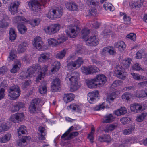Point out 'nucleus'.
Masks as SVG:
<instances>
[{
  "mask_svg": "<svg viewBox=\"0 0 147 147\" xmlns=\"http://www.w3.org/2000/svg\"><path fill=\"white\" fill-rule=\"evenodd\" d=\"M79 76V73L77 72L68 74L66 75L65 80L67 83L70 85L71 91H76L79 87L78 84Z\"/></svg>",
  "mask_w": 147,
  "mask_h": 147,
  "instance_id": "obj_1",
  "label": "nucleus"
},
{
  "mask_svg": "<svg viewBox=\"0 0 147 147\" xmlns=\"http://www.w3.org/2000/svg\"><path fill=\"white\" fill-rule=\"evenodd\" d=\"M77 21L74 18L70 21V23L72 24L68 27L69 31L67 33V34L71 38H74L80 31V29L77 26Z\"/></svg>",
  "mask_w": 147,
  "mask_h": 147,
  "instance_id": "obj_2",
  "label": "nucleus"
},
{
  "mask_svg": "<svg viewBox=\"0 0 147 147\" xmlns=\"http://www.w3.org/2000/svg\"><path fill=\"white\" fill-rule=\"evenodd\" d=\"M40 69V65H33L28 69L27 72H23L21 74L19 77V79L22 80L28 77H32L35 72H38Z\"/></svg>",
  "mask_w": 147,
  "mask_h": 147,
  "instance_id": "obj_3",
  "label": "nucleus"
},
{
  "mask_svg": "<svg viewBox=\"0 0 147 147\" xmlns=\"http://www.w3.org/2000/svg\"><path fill=\"white\" fill-rule=\"evenodd\" d=\"M83 62L84 60L82 58L78 57L76 61L69 63L67 64V67L68 70L72 71L74 69L78 68L83 64Z\"/></svg>",
  "mask_w": 147,
  "mask_h": 147,
  "instance_id": "obj_4",
  "label": "nucleus"
},
{
  "mask_svg": "<svg viewBox=\"0 0 147 147\" xmlns=\"http://www.w3.org/2000/svg\"><path fill=\"white\" fill-rule=\"evenodd\" d=\"M20 90L17 85H14L9 88L8 96L12 100H15L19 97L20 94Z\"/></svg>",
  "mask_w": 147,
  "mask_h": 147,
  "instance_id": "obj_5",
  "label": "nucleus"
},
{
  "mask_svg": "<svg viewBox=\"0 0 147 147\" xmlns=\"http://www.w3.org/2000/svg\"><path fill=\"white\" fill-rule=\"evenodd\" d=\"M60 28V26L58 24H52L44 28L45 32L49 35H52L57 32Z\"/></svg>",
  "mask_w": 147,
  "mask_h": 147,
  "instance_id": "obj_6",
  "label": "nucleus"
},
{
  "mask_svg": "<svg viewBox=\"0 0 147 147\" xmlns=\"http://www.w3.org/2000/svg\"><path fill=\"white\" fill-rule=\"evenodd\" d=\"M74 129V127L73 126H71L65 133L62 135L61 138L65 140H68L71 139L78 135L79 133L77 131L72 132L69 135H68L69 133Z\"/></svg>",
  "mask_w": 147,
  "mask_h": 147,
  "instance_id": "obj_7",
  "label": "nucleus"
},
{
  "mask_svg": "<svg viewBox=\"0 0 147 147\" xmlns=\"http://www.w3.org/2000/svg\"><path fill=\"white\" fill-rule=\"evenodd\" d=\"M115 73L116 76L121 79H124L127 75V73L125 71L121 66L117 65L115 69Z\"/></svg>",
  "mask_w": 147,
  "mask_h": 147,
  "instance_id": "obj_8",
  "label": "nucleus"
},
{
  "mask_svg": "<svg viewBox=\"0 0 147 147\" xmlns=\"http://www.w3.org/2000/svg\"><path fill=\"white\" fill-rule=\"evenodd\" d=\"M32 44L36 49L38 50H44V42L40 37L35 38L32 42Z\"/></svg>",
  "mask_w": 147,
  "mask_h": 147,
  "instance_id": "obj_9",
  "label": "nucleus"
},
{
  "mask_svg": "<svg viewBox=\"0 0 147 147\" xmlns=\"http://www.w3.org/2000/svg\"><path fill=\"white\" fill-rule=\"evenodd\" d=\"M30 9L33 11L34 13L38 12L40 11V5L37 1L32 0L30 1L28 3Z\"/></svg>",
  "mask_w": 147,
  "mask_h": 147,
  "instance_id": "obj_10",
  "label": "nucleus"
},
{
  "mask_svg": "<svg viewBox=\"0 0 147 147\" xmlns=\"http://www.w3.org/2000/svg\"><path fill=\"white\" fill-rule=\"evenodd\" d=\"M98 86H103L107 81V78L103 74H98L94 78Z\"/></svg>",
  "mask_w": 147,
  "mask_h": 147,
  "instance_id": "obj_11",
  "label": "nucleus"
},
{
  "mask_svg": "<svg viewBox=\"0 0 147 147\" xmlns=\"http://www.w3.org/2000/svg\"><path fill=\"white\" fill-rule=\"evenodd\" d=\"M142 0H130L129 2V6L132 9H138L143 5Z\"/></svg>",
  "mask_w": 147,
  "mask_h": 147,
  "instance_id": "obj_12",
  "label": "nucleus"
},
{
  "mask_svg": "<svg viewBox=\"0 0 147 147\" xmlns=\"http://www.w3.org/2000/svg\"><path fill=\"white\" fill-rule=\"evenodd\" d=\"M99 39L95 36H90L86 40V44L91 46H96L99 43Z\"/></svg>",
  "mask_w": 147,
  "mask_h": 147,
  "instance_id": "obj_13",
  "label": "nucleus"
},
{
  "mask_svg": "<svg viewBox=\"0 0 147 147\" xmlns=\"http://www.w3.org/2000/svg\"><path fill=\"white\" fill-rule=\"evenodd\" d=\"M39 102V100L36 99L32 101L29 108V111L31 113H34L37 111Z\"/></svg>",
  "mask_w": 147,
  "mask_h": 147,
  "instance_id": "obj_14",
  "label": "nucleus"
},
{
  "mask_svg": "<svg viewBox=\"0 0 147 147\" xmlns=\"http://www.w3.org/2000/svg\"><path fill=\"white\" fill-rule=\"evenodd\" d=\"M115 53V51L113 47H105L103 49L101 53V55L103 56H106L108 54L113 55Z\"/></svg>",
  "mask_w": 147,
  "mask_h": 147,
  "instance_id": "obj_15",
  "label": "nucleus"
},
{
  "mask_svg": "<svg viewBox=\"0 0 147 147\" xmlns=\"http://www.w3.org/2000/svg\"><path fill=\"white\" fill-rule=\"evenodd\" d=\"M60 82L58 78H56L53 80L51 84V90L53 92L57 91L59 88Z\"/></svg>",
  "mask_w": 147,
  "mask_h": 147,
  "instance_id": "obj_16",
  "label": "nucleus"
},
{
  "mask_svg": "<svg viewBox=\"0 0 147 147\" xmlns=\"http://www.w3.org/2000/svg\"><path fill=\"white\" fill-rule=\"evenodd\" d=\"M66 7L70 11H78V7L76 3L73 2H69L66 3Z\"/></svg>",
  "mask_w": 147,
  "mask_h": 147,
  "instance_id": "obj_17",
  "label": "nucleus"
},
{
  "mask_svg": "<svg viewBox=\"0 0 147 147\" xmlns=\"http://www.w3.org/2000/svg\"><path fill=\"white\" fill-rule=\"evenodd\" d=\"M24 107V104L21 102H17L12 106L10 111L13 113L17 112L18 111L20 108H23Z\"/></svg>",
  "mask_w": 147,
  "mask_h": 147,
  "instance_id": "obj_18",
  "label": "nucleus"
},
{
  "mask_svg": "<svg viewBox=\"0 0 147 147\" xmlns=\"http://www.w3.org/2000/svg\"><path fill=\"white\" fill-rule=\"evenodd\" d=\"M94 78L85 80V83L87 86L90 88H96L97 87V84Z\"/></svg>",
  "mask_w": 147,
  "mask_h": 147,
  "instance_id": "obj_19",
  "label": "nucleus"
},
{
  "mask_svg": "<svg viewBox=\"0 0 147 147\" xmlns=\"http://www.w3.org/2000/svg\"><path fill=\"white\" fill-rule=\"evenodd\" d=\"M19 5V3L18 2L11 4L9 8V10L11 14L14 15L17 13Z\"/></svg>",
  "mask_w": 147,
  "mask_h": 147,
  "instance_id": "obj_20",
  "label": "nucleus"
},
{
  "mask_svg": "<svg viewBox=\"0 0 147 147\" xmlns=\"http://www.w3.org/2000/svg\"><path fill=\"white\" fill-rule=\"evenodd\" d=\"M21 66V63L19 61H16L13 65V67L10 70L11 73L14 74L18 71Z\"/></svg>",
  "mask_w": 147,
  "mask_h": 147,
  "instance_id": "obj_21",
  "label": "nucleus"
},
{
  "mask_svg": "<svg viewBox=\"0 0 147 147\" xmlns=\"http://www.w3.org/2000/svg\"><path fill=\"white\" fill-rule=\"evenodd\" d=\"M50 57V54L49 53H45L40 55L38 58V61L40 62H43L46 61Z\"/></svg>",
  "mask_w": 147,
  "mask_h": 147,
  "instance_id": "obj_22",
  "label": "nucleus"
},
{
  "mask_svg": "<svg viewBox=\"0 0 147 147\" xmlns=\"http://www.w3.org/2000/svg\"><path fill=\"white\" fill-rule=\"evenodd\" d=\"M114 46L116 48H117L118 50L121 52L123 51L126 47L125 43L122 41L115 42V43Z\"/></svg>",
  "mask_w": 147,
  "mask_h": 147,
  "instance_id": "obj_23",
  "label": "nucleus"
},
{
  "mask_svg": "<svg viewBox=\"0 0 147 147\" xmlns=\"http://www.w3.org/2000/svg\"><path fill=\"white\" fill-rule=\"evenodd\" d=\"M119 93V91L118 90H116L112 92L107 96V101L109 102L110 101H113Z\"/></svg>",
  "mask_w": 147,
  "mask_h": 147,
  "instance_id": "obj_24",
  "label": "nucleus"
},
{
  "mask_svg": "<svg viewBox=\"0 0 147 147\" xmlns=\"http://www.w3.org/2000/svg\"><path fill=\"white\" fill-rule=\"evenodd\" d=\"M74 95L72 93L67 94L64 95L63 100L66 103H67L74 100Z\"/></svg>",
  "mask_w": 147,
  "mask_h": 147,
  "instance_id": "obj_25",
  "label": "nucleus"
},
{
  "mask_svg": "<svg viewBox=\"0 0 147 147\" xmlns=\"http://www.w3.org/2000/svg\"><path fill=\"white\" fill-rule=\"evenodd\" d=\"M98 94V92H91L88 93V101L90 103H92L95 100V98L97 97Z\"/></svg>",
  "mask_w": 147,
  "mask_h": 147,
  "instance_id": "obj_26",
  "label": "nucleus"
},
{
  "mask_svg": "<svg viewBox=\"0 0 147 147\" xmlns=\"http://www.w3.org/2000/svg\"><path fill=\"white\" fill-rule=\"evenodd\" d=\"M118 125V124L116 123L108 125L106 126L104 131L107 132H111L115 129L117 127Z\"/></svg>",
  "mask_w": 147,
  "mask_h": 147,
  "instance_id": "obj_27",
  "label": "nucleus"
},
{
  "mask_svg": "<svg viewBox=\"0 0 147 147\" xmlns=\"http://www.w3.org/2000/svg\"><path fill=\"white\" fill-rule=\"evenodd\" d=\"M60 66V63L58 61H55L53 64L51 69V71L53 74L59 70Z\"/></svg>",
  "mask_w": 147,
  "mask_h": 147,
  "instance_id": "obj_28",
  "label": "nucleus"
},
{
  "mask_svg": "<svg viewBox=\"0 0 147 147\" xmlns=\"http://www.w3.org/2000/svg\"><path fill=\"white\" fill-rule=\"evenodd\" d=\"M53 10L55 18H59L62 16L63 11L61 9L56 8L55 9H53Z\"/></svg>",
  "mask_w": 147,
  "mask_h": 147,
  "instance_id": "obj_29",
  "label": "nucleus"
},
{
  "mask_svg": "<svg viewBox=\"0 0 147 147\" xmlns=\"http://www.w3.org/2000/svg\"><path fill=\"white\" fill-rule=\"evenodd\" d=\"M10 134H6L4 136L0 137V142L1 143H6L9 141L11 138Z\"/></svg>",
  "mask_w": 147,
  "mask_h": 147,
  "instance_id": "obj_30",
  "label": "nucleus"
},
{
  "mask_svg": "<svg viewBox=\"0 0 147 147\" xmlns=\"http://www.w3.org/2000/svg\"><path fill=\"white\" fill-rule=\"evenodd\" d=\"M26 21L25 18L23 17L17 16L13 19V21L14 23H17L18 25L19 24H21L25 22Z\"/></svg>",
  "mask_w": 147,
  "mask_h": 147,
  "instance_id": "obj_31",
  "label": "nucleus"
},
{
  "mask_svg": "<svg viewBox=\"0 0 147 147\" xmlns=\"http://www.w3.org/2000/svg\"><path fill=\"white\" fill-rule=\"evenodd\" d=\"M10 20L7 17L5 19H2L0 22V28H3L9 26Z\"/></svg>",
  "mask_w": 147,
  "mask_h": 147,
  "instance_id": "obj_32",
  "label": "nucleus"
},
{
  "mask_svg": "<svg viewBox=\"0 0 147 147\" xmlns=\"http://www.w3.org/2000/svg\"><path fill=\"white\" fill-rule=\"evenodd\" d=\"M135 96L138 97H144L147 96V89L145 90H142L140 91H137L136 92Z\"/></svg>",
  "mask_w": 147,
  "mask_h": 147,
  "instance_id": "obj_33",
  "label": "nucleus"
},
{
  "mask_svg": "<svg viewBox=\"0 0 147 147\" xmlns=\"http://www.w3.org/2000/svg\"><path fill=\"white\" fill-rule=\"evenodd\" d=\"M99 140L100 142H111L112 139L108 135H104L100 137L98 139Z\"/></svg>",
  "mask_w": 147,
  "mask_h": 147,
  "instance_id": "obj_34",
  "label": "nucleus"
},
{
  "mask_svg": "<svg viewBox=\"0 0 147 147\" xmlns=\"http://www.w3.org/2000/svg\"><path fill=\"white\" fill-rule=\"evenodd\" d=\"M115 118L113 117L112 114H110L106 115L104 117V119L103 121V123H110L114 121Z\"/></svg>",
  "mask_w": 147,
  "mask_h": 147,
  "instance_id": "obj_35",
  "label": "nucleus"
},
{
  "mask_svg": "<svg viewBox=\"0 0 147 147\" xmlns=\"http://www.w3.org/2000/svg\"><path fill=\"white\" fill-rule=\"evenodd\" d=\"M9 39L11 41H14L16 38V34L15 30L13 28H11L9 32Z\"/></svg>",
  "mask_w": 147,
  "mask_h": 147,
  "instance_id": "obj_36",
  "label": "nucleus"
},
{
  "mask_svg": "<svg viewBox=\"0 0 147 147\" xmlns=\"http://www.w3.org/2000/svg\"><path fill=\"white\" fill-rule=\"evenodd\" d=\"M48 43L49 45L52 47H55L58 45L57 40L53 38H49L48 40Z\"/></svg>",
  "mask_w": 147,
  "mask_h": 147,
  "instance_id": "obj_37",
  "label": "nucleus"
},
{
  "mask_svg": "<svg viewBox=\"0 0 147 147\" xmlns=\"http://www.w3.org/2000/svg\"><path fill=\"white\" fill-rule=\"evenodd\" d=\"M147 113L146 112H144L140 114L137 116L136 121L139 122L142 121L145 117L147 116Z\"/></svg>",
  "mask_w": 147,
  "mask_h": 147,
  "instance_id": "obj_38",
  "label": "nucleus"
},
{
  "mask_svg": "<svg viewBox=\"0 0 147 147\" xmlns=\"http://www.w3.org/2000/svg\"><path fill=\"white\" fill-rule=\"evenodd\" d=\"M103 7L105 10L110 11H113L115 10V8L112 5L108 2H105Z\"/></svg>",
  "mask_w": 147,
  "mask_h": 147,
  "instance_id": "obj_39",
  "label": "nucleus"
},
{
  "mask_svg": "<svg viewBox=\"0 0 147 147\" xmlns=\"http://www.w3.org/2000/svg\"><path fill=\"white\" fill-rule=\"evenodd\" d=\"M17 132L19 136L25 134L27 132L26 127L23 125H21L17 129Z\"/></svg>",
  "mask_w": 147,
  "mask_h": 147,
  "instance_id": "obj_40",
  "label": "nucleus"
},
{
  "mask_svg": "<svg viewBox=\"0 0 147 147\" xmlns=\"http://www.w3.org/2000/svg\"><path fill=\"white\" fill-rule=\"evenodd\" d=\"M67 38L64 36L63 34L59 35V37L57 38V40L58 45L63 43L67 40Z\"/></svg>",
  "mask_w": 147,
  "mask_h": 147,
  "instance_id": "obj_41",
  "label": "nucleus"
},
{
  "mask_svg": "<svg viewBox=\"0 0 147 147\" xmlns=\"http://www.w3.org/2000/svg\"><path fill=\"white\" fill-rule=\"evenodd\" d=\"M38 131L40 132L41 135L39 138L40 140H44L45 139V136L46 135V133L45 129L42 127H39L38 129Z\"/></svg>",
  "mask_w": 147,
  "mask_h": 147,
  "instance_id": "obj_42",
  "label": "nucleus"
},
{
  "mask_svg": "<svg viewBox=\"0 0 147 147\" xmlns=\"http://www.w3.org/2000/svg\"><path fill=\"white\" fill-rule=\"evenodd\" d=\"M27 45L26 43H22L20 44L18 46V53H22L24 52L26 50Z\"/></svg>",
  "mask_w": 147,
  "mask_h": 147,
  "instance_id": "obj_43",
  "label": "nucleus"
},
{
  "mask_svg": "<svg viewBox=\"0 0 147 147\" xmlns=\"http://www.w3.org/2000/svg\"><path fill=\"white\" fill-rule=\"evenodd\" d=\"M18 28L19 32L21 34H24L27 31L26 27L22 24H19Z\"/></svg>",
  "mask_w": 147,
  "mask_h": 147,
  "instance_id": "obj_44",
  "label": "nucleus"
},
{
  "mask_svg": "<svg viewBox=\"0 0 147 147\" xmlns=\"http://www.w3.org/2000/svg\"><path fill=\"white\" fill-rule=\"evenodd\" d=\"M66 52L65 50H63L56 54V57L60 59H62L65 57Z\"/></svg>",
  "mask_w": 147,
  "mask_h": 147,
  "instance_id": "obj_45",
  "label": "nucleus"
},
{
  "mask_svg": "<svg viewBox=\"0 0 147 147\" xmlns=\"http://www.w3.org/2000/svg\"><path fill=\"white\" fill-rule=\"evenodd\" d=\"M39 92L42 94H44L46 93L47 88L46 85L42 84L39 87Z\"/></svg>",
  "mask_w": 147,
  "mask_h": 147,
  "instance_id": "obj_46",
  "label": "nucleus"
},
{
  "mask_svg": "<svg viewBox=\"0 0 147 147\" xmlns=\"http://www.w3.org/2000/svg\"><path fill=\"white\" fill-rule=\"evenodd\" d=\"M90 30L86 28L83 29L81 31V37L83 39L85 38L90 33Z\"/></svg>",
  "mask_w": 147,
  "mask_h": 147,
  "instance_id": "obj_47",
  "label": "nucleus"
},
{
  "mask_svg": "<svg viewBox=\"0 0 147 147\" xmlns=\"http://www.w3.org/2000/svg\"><path fill=\"white\" fill-rule=\"evenodd\" d=\"M135 128L134 126H132L128 129H126L123 131V134L125 135H129L133 131Z\"/></svg>",
  "mask_w": 147,
  "mask_h": 147,
  "instance_id": "obj_48",
  "label": "nucleus"
},
{
  "mask_svg": "<svg viewBox=\"0 0 147 147\" xmlns=\"http://www.w3.org/2000/svg\"><path fill=\"white\" fill-rule=\"evenodd\" d=\"M9 128V127L6 125L5 123L1 124L0 125V133L7 130Z\"/></svg>",
  "mask_w": 147,
  "mask_h": 147,
  "instance_id": "obj_49",
  "label": "nucleus"
},
{
  "mask_svg": "<svg viewBox=\"0 0 147 147\" xmlns=\"http://www.w3.org/2000/svg\"><path fill=\"white\" fill-rule=\"evenodd\" d=\"M132 119L131 118H129L126 117H124L121 118L120 121L123 124L125 125L128 123L129 121H131Z\"/></svg>",
  "mask_w": 147,
  "mask_h": 147,
  "instance_id": "obj_50",
  "label": "nucleus"
},
{
  "mask_svg": "<svg viewBox=\"0 0 147 147\" xmlns=\"http://www.w3.org/2000/svg\"><path fill=\"white\" fill-rule=\"evenodd\" d=\"M131 61V60L130 58H127L124 60L123 61V65L126 67H129Z\"/></svg>",
  "mask_w": 147,
  "mask_h": 147,
  "instance_id": "obj_51",
  "label": "nucleus"
},
{
  "mask_svg": "<svg viewBox=\"0 0 147 147\" xmlns=\"http://www.w3.org/2000/svg\"><path fill=\"white\" fill-rule=\"evenodd\" d=\"M90 74L98 72L99 71V68L95 66H89Z\"/></svg>",
  "mask_w": 147,
  "mask_h": 147,
  "instance_id": "obj_52",
  "label": "nucleus"
},
{
  "mask_svg": "<svg viewBox=\"0 0 147 147\" xmlns=\"http://www.w3.org/2000/svg\"><path fill=\"white\" fill-rule=\"evenodd\" d=\"M16 52V50H15L13 49L11 50L9 57L10 60H13L16 58L17 56L15 54Z\"/></svg>",
  "mask_w": 147,
  "mask_h": 147,
  "instance_id": "obj_53",
  "label": "nucleus"
},
{
  "mask_svg": "<svg viewBox=\"0 0 147 147\" xmlns=\"http://www.w3.org/2000/svg\"><path fill=\"white\" fill-rule=\"evenodd\" d=\"M132 97V96L130 94L127 92L124 93L122 96V98L123 100H129Z\"/></svg>",
  "mask_w": 147,
  "mask_h": 147,
  "instance_id": "obj_54",
  "label": "nucleus"
},
{
  "mask_svg": "<svg viewBox=\"0 0 147 147\" xmlns=\"http://www.w3.org/2000/svg\"><path fill=\"white\" fill-rule=\"evenodd\" d=\"M40 23V20L39 19L33 20L30 22V24L33 27L38 25Z\"/></svg>",
  "mask_w": 147,
  "mask_h": 147,
  "instance_id": "obj_55",
  "label": "nucleus"
},
{
  "mask_svg": "<svg viewBox=\"0 0 147 147\" xmlns=\"http://www.w3.org/2000/svg\"><path fill=\"white\" fill-rule=\"evenodd\" d=\"M18 122L22 121L24 119V115L23 113H16Z\"/></svg>",
  "mask_w": 147,
  "mask_h": 147,
  "instance_id": "obj_56",
  "label": "nucleus"
},
{
  "mask_svg": "<svg viewBox=\"0 0 147 147\" xmlns=\"http://www.w3.org/2000/svg\"><path fill=\"white\" fill-rule=\"evenodd\" d=\"M131 75L132 77L135 80H138L140 79L143 80L144 78V77L143 76L138 75L133 73H131Z\"/></svg>",
  "mask_w": 147,
  "mask_h": 147,
  "instance_id": "obj_57",
  "label": "nucleus"
},
{
  "mask_svg": "<svg viewBox=\"0 0 147 147\" xmlns=\"http://www.w3.org/2000/svg\"><path fill=\"white\" fill-rule=\"evenodd\" d=\"M123 19L124 23L126 24H129L131 23V20L129 17L127 15H124L123 16Z\"/></svg>",
  "mask_w": 147,
  "mask_h": 147,
  "instance_id": "obj_58",
  "label": "nucleus"
},
{
  "mask_svg": "<svg viewBox=\"0 0 147 147\" xmlns=\"http://www.w3.org/2000/svg\"><path fill=\"white\" fill-rule=\"evenodd\" d=\"M81 70L82 73L86 74H90L89 66L82 67L81 68Z\"/></svg>",
  "mask_w": 147,
  "mask_h": 147,
  "instance_id": "obj_59",
  "label": "nucleus"
},
{
  "mask_svg": "<svg viewBox=\"0 0 147 147\" xmlns=\"http://www.w3.org/2000/svg\"><path fill=\"white\" fill-rule=\"evenodd\" d=\"M48 67L47 65H44L42 68L40 66V69L38 71V72H40V73L43 74L45 75V74L47 70Z\"/></svg>",
  "mask_w": 147,
  "mask_h": 147,
  "instance_id": "obj_60",
  "label": "nucleus"
},
{
  "mask_svg": "<svg viewBox=\"0 0 147 147\" xmlns=\"http://www.w3.org/2000/svg\"><path fill=\"white\" fill-rule=\"evenodd\" d=\"M122 84V82L119 80L115 81L112 84V86L114 87H117Z\"/></svg>",
  "mask_w": 147,
  "mask_h": 147,
  "instance_id": "obj_61",
  "label": "nucleus"
},
{
  "mask_svg": "<svg viewBox=\"0 0 147 147\" xmlns=\"http://www.w3.org/2000/svg\"><path fill=\"white\" fill-rule=\"evenodd\" d=\"M53 9H51L50 10V11L48 12V13L46 14V16L50 19H53L54 18V16L53 15Z\"/></svg>",
  "mask_w": 147,
  "mask_h": 147,
  "instance_id": "obj_62",
  "label": "nucleus"
},
{
  "mask_svg": "<svg viewBox=\"0 0 147 147\" xmlns=\"http://www.w3.org/2000/svg\"><path fill=\"white\" fill-rule=\"evenodd\" d=\"M126 37L134 41L136 40V36L135 34L133 33H130L126 36Z\"/></svg>",
  "mask_w": 147,
  "mask_h": 147,
  "instance_id": "obj_63",
  "label": "nucleus"
},
{
  "mask_svg": "<svg viewBox=\"0 0 147 147\" xmlns=\"http://www.w3.org/2000/svg\"><path fill=\"white\" fill-rule=\"evenodd\" d=\"M92 25L94 28L97 29L98 28L100 25V24L96 20H94L91 23Z\"/></svg>",
  "mask_w": 147,
  "mask_h": 147,
  "instance_id": "obj_64",
  "label": "nucleus"
}]
</instances>
